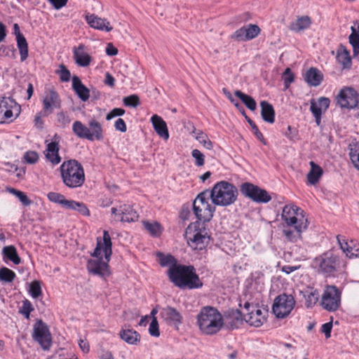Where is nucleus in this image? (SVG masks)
I'll return each mask as SVG.
<instances>
[{"instance_id": "nucleus-47", "label": "nucleus", "mask_w": 359, "mask_h": 359, "mask_svg": "<svg viewBox=\"0 0 359 359\" xmlns=\"http://www.w3.org/2000/svg\"><path fill=\"white\" fill-rule=\"evenodd\" d=\"M349 43L353 48V56L359 60V36L351 34L348 36Z\"/></svg>"}, {"instance_id": "nucleus-3", "label": "nucleus", "mask_w": 359, "mask_h": 359, "mask_svg": "<svg viewBox=\"0 0 359 359\" xmlns=\"http://www.w3.org/2000/svg\"><path fill=\"white\" fill-rule=\"evenodd\" d=\"M62 183L69 189H76L85 182V172L83 165L75 159L62 162L60 166Z\"/></svg>"}, {"instance_id": "nucleus-44", "label": "nucleus", "mask_w": 359, "mask_h": 359, "mask_svg": "<svg viewBox=\"0 0 359 359\" xmlns=\"http://www.w3.org/2000/svg\"><path fill=\"white\" fill-rule=\"evenodd\" d=\"M142 224L144 229L154 237L160 236L161 233V226L157 222H149L148 221H143Z\"/></svg>"}, {"instance_id": "nucleus-50", "label": "nucleus", "mask_w": 359, "mask_h": 359, "mask_svg": "<svg viewBox=\"0 0 359 359\" xmlns=\"http://www.w3.org/2000/svg\"><path fill=\"white\" fill-rule=\"evenodd\" d=\"M319 299V294L317 290H312L306 296V304L307 307H311L316 304Z\"/></svg>"}, {"instance_id": "nucleus-28", "label": "nucleus", "mask_w": 359, "mask_h": 359, "mask_svg": "<svg viewBox=\"0 0 359 359\" xmlns=\"http://www.w3.org/2000/svg\"><path fill=\"white\" fill-rule=\"evenodd\" d=\"M151 122L156 133L163 140H168L169 132L165 121L160 116L154 114L151 118Z\"/></svg>"}, {"instance_id": "nucleus-31", "label": "nucleus", "mask_w": 359, "mask_h": 359, "mask_svg": "<svg viewBox=\"0 0 359 359\" xmlns=\"http://www.w3.org/2000/svg\"><path fill=\"white\" fill-rule=\"evenodd\" d=\"M72 88L82 101L86 102L89 99V89L82 83L81 79L76 76H74L72 78Z\"/></svg>"}, {"instance_id": "nucleus-10", "label": "nucleus", "mask_w": 359, "mask_h": 359, "mask_svg": "<svg viewBox=\"0 0 359 359\" xmlns=\"http://www.w3.org/2000/svg\"><path fill=\"white\" fill-rule=\"evenodd\" d=\"M32 337L43 351H49L53 345V338L49 327L42 320H37L34 323Z\"/></svg>"}, {"instance_id": "nucleus-34", "label": "nucleus", "mask_w": 359, "mask_h": 359, "mask_svg": "<svg viewBox=\"0 0 359 359\" xmlns=\"http://www.w3.org/2000/svg\"><path fill=\"white\" fill-rule=\"evenodd\" d=\"M311 23L312 22L310 17L303 15L298 17L295 21L292 22L290 25V29L295 32H299L309 28Z\"/></svg>"}, {"instance_id": "nucleus-53", "label": "nucleus", "mask_w": 359, "mask_h": 359, "mask_svg": "<svg viewBox=\"0 0 359 359\" xmlns=\"http://www.w3.org/2000/svg\"><path fill=\"white\" fill-rule=\"evenodd\" d=\"M56 73L60 76L62 81L67 82L69 81L71 76L70 72L63 64L59 66V69L56 71Z\"/></svg>"}, {"instance_id": "nucleus-5", "label": "nucleus", "mask_w": 359, "mask_h": 359, "mask_svg": "<svg viewBox=\"0 0 359 359\" xmlns=\"http://www.w3.org/2000/svg\"><path fill=\"white\" fill-rule=\"evenodd\" d=\"M238 194L236 186L226 181H220L214 185L211 191L208 190V196L212 203L219 206H228L234 203Z\"/></svg>"}, {"instance_id": "nucleus-9", "label": "nucleus", "mask_w": 359, "mask_h": 359, "mask_svg": "<svg viewBox=\"0 0 359 359\" xmlns=\"http://www.w3.org/2000/svg\"><path fill=\"white\" fill-rule=\"evenodd\" d=\"M316 266L325 276H334L339 269V258L332 252L328 251L314 260Z\"/></svg>"}, {"instance_id": "nucleus-2", "label": "nucleus", "mask_w": 359, "mask_h": 359, "mask_svg": "<svg viewBox=\"0 0 359 359\" xmlns=\"http://www.w3.org/2000/svg\"><path fill=\"white\" fill-rule=\"evenodd\" d=\"M167 274L170 282L180 289H198L203 286L195 268L191 265H175L168 269Z\"/></svg>"}, {"instance_id": "nucleus-8", "label": "nucleus", "mask_w": 359, "mask_h": 359, "mask_svg": "<svg viewBox=\"0 0 359 359\" xmlns=\"http://www.w3.org/2000/svg\"><path fill=\"white\" fill-rule=\"evenodd\" d=\"M281 219L283 222V226H289V227L299 226L300 228L309 226L306 212L294 204H287L283 207Z\"/></svg>"}, {"instance_id": "nucleus-27", "label": "nucleus", "mask_w": 359, "mask_h": 359, "mask_svg": "<svg viewBox=\"0 0 359 359\" xmlns=\"http://www.w3.org/2000/svg\"><path fill=\"white\" fill-rule=\"evenodd\" d=\"M336 60L343 69H350L351 67L352 61L350 52L346 46L341 43L337 47Z\"/></svg>"}, {"instance_id": "nucleus-32", "label": "nucleus", "mask_w": 359, "mask_h": 359, "mask_svg": "<svg viewBox=\"0 0 359 359\" xmlns=\"http://www.w3.org/2000/svg\"><path fill=\"white\" fill-rule=\"evenodd\" d=\"M304 79L306 82L311 86H318L323 80V75L316 67H311L305 74Z\"/></svg>"}, {"instance_id": "nucleus-56", "label": "nucleus", "mask_w": 359, "mask_h": 359, "mask_svg": "<svg viewBox=\"0 0 359 359\" xmlns=\"http://www.w3.org/2000/svg\"><path fill=\"white\" fill-rule=\"evenodd\" d=\"M123 101L124 105L127 107H136L140 104V99L136 95L126 97Z\"/></svg>"}, {"instance_id": "nucleus-45", "label": "nucleus", "mask_w": 359, "mask_h": 359, "mask_svg": "<svg viewBox=\"0 0 359 359\" xmlns=\"http://www.w3.org/2000/svg\"><path fill=\"white\" fill-rule=\"evenodd\" d=\"M16 277L15 273L11 269L3 266L0 269V280L4 283H12Z\"/></svg>"}, {"instance_id": "nucleus-19", "label": "nucleus", "mask_w": 359, "mask_h": 359, "mask_svg": "<svg viewBox=\"0 0 359 359\" xmlns=\"http://www.w3.org/2000/svg\"><path fill=\"white\" fill-rule=\"evenodd\" d=\"M60 136L55 134L53 137V140L46 145V149L43 151L46 158L51 163L53 166L59 164L61 162V157L59 155V142Z\"/></svg>"}, {"instance_id": "nucleus-13", "label": "nucleus", "mask_w": 359, "mask_h": 359, "mask_svg": "<svg viewBox=\"0 0 359 359\" xmlns=\"http://www.w3.org/2000/svg\"><path fill=\"white\" fill-rule=\"evenodd\" d=\"M240 191L245 197L259 203H266L271 200L269 193L258 186L250 182L243 183L240 187Z\"/></svg>"}, {"instance_id": "nucleus-39", "label": "nucleus", "mask_w": 359, "mask_h": 359, "mask_svg": "<svg viewBox=\"0 0 359 359\" xmlns=\"http://www.w3.org/2000/svg\"><path fill=\"white\" fill-rule=\"evenodd\" d=\"M72 130L73 133L79 138L86 139L88 140L89 131L88 126L84 125L81 121H74L72 125Z\"/></svg>"}, {"instance_id": "nucleus-26", "label": "nucleus", "mask_w": 359, "mask_h": 359, "mask_svg": "<svg viewBox=\"0 0 359 359\" xmlns=\"http://www.w3.org/2000/svg\"><path fill=\"white\" fill-rule=\"evenodd\" d=\"M308 226H283V234L289 242L296 243L302 238V233L306 230Z\"/></svg>"}, {"instance_id": "nucleus-41", "label": "nucleus", "mask_w": 359, "mask_h": 359, "mask_svg": "<svg viewBox=\"0 0 359 359\" xmlns=\"http://www.w3.org/2000/svg\"><path fill=\"white\" fill-rule=\"evenodd\" d=\"M235 95L238 97L243 104L251 111H255L257 107L256 101L250 95H246L241 90H236Z\"/></svg>"}, {"instance_id": "nucleus-20", "label": "nucleus", "mask_w": 359, "mask_h": 359, "mask_svg": "<svg viewBox=\"0 0 359 359\" xmlns=\"http://www.w3.org/2000/svg\"><path fill=\"white\" fill-rule=\"evenodd\" d=\"M163 320L170 326H174L176 330L182 323L183 317L180 312L171 306H166L161 311Z\"/></svg>"}, {"instance_id": "nucleus-64", "label": "nucleus", "mask_w": 359, "mask_h": 359, "mask_svg": "<svg viewBox=\"0 0 359 359\" xmlns=\"http://www.w3.org/2000/svg\"><path fill=\"white\" fill-rule=\"evenodd\" d=\"M100 359H114L111 351L105 349H101L98 353Z\"/></svg>"}, {"instance_id": "nucleus-63", "label": "nucleus", "mask_w": 359, "mask_h": 359, "mask_svg": "<svg viewBox=\"0 0 359 359\" xmlns=\"http://www.w3.org/2000/svg\"><path fill=\"white\" fill-rule=\"evenodd\" d=\"M116 130L124 133L127 130L126 124L123 118H118L114 124Z\"/></svg>"}, {"instance_id": "nucleus-48", "label": "nucleus", "mask_w": 359, "mask_h": 359, "mask_svg": "<svg viewBox=\"0 0 359 359\" xmlns=\"http://www.w3.org/2000/svg\"><path fill=\"white\" fill-rule=\"evenodd\" d=\"M349 156L354 167L359 170V145L354 144L351 147Z\"/></svg>"}, {"instance_id": "nucleus-30", "label": "nucleus", "mask_w": 359, "mask_h": 359, "mask_svg": "<svg viewBox=\"0 0 359 359\" xmlns=\"http://www.w3.org/2000/svg\"><path fill=\"white\" fill-rule=\"evenodd\" d=\"M73 53L75 62L79 66L85 67L90 65L91 57L85 51L83 44H80L78 48H74Z\"/></svg>"}, {"instance_id": "nucleus-49", "label": "nucleus", "mask_w": 359, "mask_h": 359, "mask_svg": "<svg viewBox=\"0 0 359 359\" xmlns=\"http://www.w3.org/2000/svg\"><path fill=\"white\" fill-rule=\"evenodd\" d=\"M196 139L203 145V147L209 150L213 148V144L208 137L207 135L204 134L202 131L197 133Z\"/></svg>"}, {"instance_id": "nucleus-38", "label": "nucleus", "mask_w": 359, "mask_h": 359, "mask_svg": "<svg viewBox=\"0 0 359 359\" xmlns=\"http://www.w3.org/2000/svg\"><path fill=\"white\" fill-rule=\"evenodd\" d=\"M310 110L312 112V107H313L317 110H320V114L325 112L329 108L330 100L328 97H320L316 101L314 99L311 100Z\"/></svg>"}, {"instance_id": "nucleus-23", "label": "nucleus", "mask_w": 359, "mask_h": 359, "mask_svg": "<svg viewBox=\"0 0 359 359\" xmlns=\"http://www.w3.org/2000/svg\"><path fill=\"white\" fill-rule=\"evenodd\" d=\"M87 23L93 29L109 32L113 29L109 21L106 18H102L95 14L86 15Z\"/></svg>"}, {"instance_id": "nucleus-58", "label": "nucleus", "mask_w": 359, "mask_h": 359, "mask_svg": "<svg viewBox=\"0 0 359 359\" xmlns=\"http://www.w3.org/2000/svg\"><path fill=\"white\" fill-rule=\"evenodd\" d=\"M294 74H292L291 69L288 67L286 68L283 75L284 85L286 88H287L294 81Z\"/></svg>"}, {"instance_id": "nucleus-17", "label": "nucleus", "mask_w": 359, "mask_h": 359, "mask_svg": "<svg viewBox=\"0 0 359 359\" xmlns=\"http://www.w3.org/2000/svg\"><path fill=\"white\" fill-rule=\"evenodd\" d=\"M111 212L115 219L123 222H135L138 218L137 212L130 205H122L118 208H112Z\"/></svg>"}, {"instance_id": "nucleus-40", "label": "nucleus", "mask_w": 359, "mask_h": 359, "mask_svg": "<svg viewBox=\"0 0 359 359\" xmlns=\"http://www.w3.org/2000/svg\"><path fill=\"white\" fill-rule=\"evenodd\" d=\"M67 210H75L83 216H89L90 211L86 205L83 202H79L74 200H69L66 208Z\"/></svg>"}, {"instance_id": "nucleus-42", "label": "nucleus", "mask_w": 359, "mask_h": 359, "mask_svg": "<svg viewBox=\"0 0 359 359\" xmlns=\"http://www.w3.org/2000/svg\"><path fill=\"white\" fill-rule=\"evenodd\" d=\"M156 256L158 259L159 264L164 266H169V268H172L175 265H178L177 260L175 257L171 255H164L162 252H158Z\"/></svg>"}, {"instance_id": "nucleus-59", "label": "nucleus", "mask_w": 359, "mask_h": 359, "mask_svg": "<svg viewBox=\"0 0 359 359\" xmlns=\"http://www.w3.org/2000/svg\"><path fill=\"white\" fill-rule=\"evenodd\" d=\"M25 161L30 164L36 163L39 160V154L36 151H29L24 155Z\"/></svg>"}, {"instance_id": "nucleus-14", "label": "nucleus", "mask_w": 359, "mask_h": 359, "mask_svg": "<svg viewBox=\"0 0 359 359\" xmlns=\"http://www.w3.org/2000/svg\"><path fill=\"white\" fill-rule=\"evenodd\" d=\"M20 112V106L11 97L0 100V123L15 119Z\"/></svg>"}, {"instance_id": "nucleus-55", "label": "nucleus", "mask_w": 359, "mask_h": 359, "mask_svg": "<svg viewBox=\"0 0 359 359\" xmlns=\"http://www.w3.org/2000/svg\"><path fill=\"white\" fill-rule=\"evenodd\" d=\"M49 114L47 112H45L44 111L41 110V111L38 112L35 116H34V126L41 130L43 128V121L42 119L43 116H48Z\"/></svg>"}, {"instance_id": "nucleus-57", "label": "nucleus", "mask_w": 359, "mask_h": 359, "mask_svg": "<svg viewBox=\"0 0 359 359\" xmlns=\"http://www.w3.org/2000/svg\"><path fill=\"white\" fill-rule=\"evenodd\" d=\"M149 334L152 337H158L160 336L158 323L156 317H154L149 327Z\"/></svg>"}, {"instance_id": "nucleus-60", "label": "nucleus", "mask_w": 359, "mask_h": 359, "mask_svg": "<svg viewBox=\"0 0 359 359\" xmlns=\"http://www.w3.org/2000/svg\"><path fill=\"white\" fill-rule=\"evenodd\" d=\"M192 156L196 159V165L197 166H202L205 163L204 155L198 149H194L191 151Z\"/></svg>"}, {"instance_id": "nucleus-51", "label": "nucleus", "mask_w": 359, "mask_h": 359, "mask_svg": "<svg viewBox=\"0 0 359 359\" xmlns=\"http://www.w3.org/2000/svg\"><path fill=\"white\" fill-rule=\"evenodd\" d=\"M33 310L34 308L32 303L28 299H25L22 302V305L20 310V313L22 314L27 319H29L30 313Z\"/></svg>"}, {"instance_id": "nucleus-52", "label": "nucleus", "mask_w": 359, "mask_h": 359, "mask_svg": "<svg viewBox=\"0 0 359 359\" xmlns=\"http://www.w3.org/2000/svg\"><path fill=\"white\" fill-rule=\"evenodd\" d=\"M245 118L247 119V121L248 123L250 124V126H251V128L253 131V133L254 135L256 136V137L259 140L261 141L262 142H263L264 144H265V140H264V135L263 134L260 132V130H259L258 127L257 126V125L255 124V123L252 120L250 119L249 117H248L247 116H245Z\"/></svg>"}, {"instance_id": "nucleus-54", "label": "nucleus", "mask_w": 359, "mask_h": 359, "mask_svg": "<svg viewBox=\"0 0 359 359\" xmlns=\"http://www.w3.org/2000/svg\"><path fill=\"white\" fill-rule=\"evenodd\" d=\"M10 192L14 194L16 197H18L20 201L24 205L27 206L31 204V201L28 198V197L24 192L15 189H11Z\"/></svg>"}, {"instance_id": "nucleus-18", "label": "nucleus", "mask_w": 359, "mask_h": 359, "mask_svg": "<svg viewBox=\"0 0 359 359\" xmlns=\"http://www.w3.org/2000/svg\"><path fill=\"white\" fill-rule=\"evenodd\" d=\"M261 32L257 25L249 24L237 29L232 35V39L238 41H247L257 37Z\"/></svg>"}, {"instance_id": "nucleus-46", "label": "nucleus", "mask_w": 359, "mask_h": 359, "mask_svg": "<svg viewBox=\"0 0 359 359\" xmlns=\"http://www.w3.org/2000/svg\"><path fill=\"white\" fill-rule=\"evenodd\" d=\"M29 293L34 299H37L41 295V283L39 280H34L30 283Z\"/></svg>"}, {"instance_id": "nucleus-7", "label": "nucleus", "mask_w": 359, "mask_h": 359, "mask_svg": "<svg viewBox=\"0 0 359 359\" xmlns=\"http://www.w3.org/2000/svg\"><path fill=\"white\" fill-rule=\"evenodd\" d=\"M208 190L200 193L193 203L194 212L198 222L205 224L213 217L215 208L208 202Z\"/></svg>"}, {"instance_id": "nucleus-15", "label": "nucleus", "mask_w": 359, "mask_h": 359, "mask_svg": "<svg viewBox=\"0 0 359 359\" xmlns=\"http://www.w3.org/2000/svg\"><path fill=\"white\" fill-rule=\"evenodd\" d=\"M244 320L250 326L260 327L266 320V311H263L257 306L249 302L244 304Z\"/></svg>"}, {"instance_id": "nucleus-1", "label": "nucleus", "mask_w": 359, "mask_h": 359, "mask_svg": "<svg viewBox=\"0 0 359 359\" xmlns=\"http://www.w3.org/2000/svg\"><path fill=\"white\" fill-rule=\"evenodd\" d=\"M112 243L107 231H104L103 237L97 238L96 248L90 254L95 259H89L87 263L88 271L102 277L110 274L108 262L112 255Z\"/></svg>"}, {"instance_id": "nucleus-22", "label": "nucleus", "mask_w": 359, "mask_h": 359, "mask_svg": "<svg viewBox=\"0 0 359 359\" xmlns=\"http://www.w3.org/2000/svg\"><path fill=\"white\" fill-rule=\"evenodd\" d=\"M225 323L231 330L237 329L243 325L244 313L238 309H229L224 314Z\"/></svg>"}, {"instance_id": "nucleus-12", "label": "nucleus", "mask_w": 359, "mask_h": 359, "mask_svg": "<svg viewBox=\"0 0 359 359\" xmlns=\"http://www.w3.org/2000/svg\"><path fill=\"white\" fill-rule=\"evenodd\" d=\"M294 306V297L292 294L283 293L275 298L272 310L277 318H284L291 313Z\"/></svg>"}, {"instance_id": "nucleus-25", "label": "nucleus", "mask_w": 359, "mask_h": 359, "mask_svg": "<svg viewBox=\"0 0 359 359\" xmlns=\"http://www.w3.org/2000/svg\"><path fill=\"white\" fill-rule=\"evenodd\" d=\"M13 29L16 37L17 46L20 55V60L24 62L28 57V43L25 37L20 32V27L17 23L14 24Z\"/></svg>"}, {"instance_id": "nucleus-43", "label": "nucleus", "mask_w": 359, "mask_h": 359, "mask_svg": "<svg viewBox=\"0 0 359 359\" xmlns=\"http://www.w3.org/2000/svg\"><path fill=\"white\" fill-rule=\"evenodd\" d=\"M48 200L53 203L60 205L63 208H67L69 200L66 199L64 195L57 192H49L47 194Z\"/></svg>"}, {"instance_id": "nucleus-35", "label": "nucleus", "mask_w": 359, "mask_h": 359, "mask_svg": "<svg viewBox=\"0 0 359 359\" xmlns=\"http://www.w3.org/2000/svg\"><path fill=\"white\" fill-rule=\"evenodd\" d=\"M120 337L129 344L136 345L140 341V334L133 329H123L120 331Z\"/></svg>"}, {"instance_id": "nucleus-33", "label": "nucleus", "mask_w": 359, "mask_h": 359, "mask_svg": "<svg viewBox=\"0 0 359 359\" xmlns=\"http://www.w3.org/2000/svg\"><path fill=\"white\" fill-rule=\"evenodd\" d=\"M261 115L263 120L269 123H273L275 121V111L273 107L267 101H262Z\"/></svg>"}, {"instance_id": "nucleus-21", "label": "nucleus", "mask_w": 359, "mask_h": 359, "mask_svg": "<svg viewBox=\"0 0 359 359\" xmlns=\"http://www.w3.org/2000/svg\"><path fill=\"white\" fill-rule=\"evenodd\" d=\"M43 111L50 114L53 113V109H60L61 107V100L58 93L53 90L50 89L45 93V95L43 98Z\"/></svg>"}, {"instance_id": "nucleus-29", "label": "nucleus", "mask_w": 359, "mask_h": 359, "mask_svg": "<svg viewBox=\"0 0 359 359\" xmlns=\"http://www.w3.org/2000/svg\"><path fill=\"white\" fill-rule=\"evenodd\" d=\"M88 129L89 131L88 140H101L103 139L102 126L95 118H92L88 121Z\"/></svg>"}, {"instance_id": "nucleus-16", "label": "nucleus", "mask_w": 359, "mask_h": 359, "mask_svg": "<svg viewBox=\"0 0 359 359\" xmlns=\"http://www.w3.org/2000/svg\"><path fill=\"white\" fill-rule=\"evenodd\" d=\"M337 102L341 108L353 109L358 104V94L354 88L344 87L337 96Z\"/></svg>"}, {"instance_id": "nucleus-6", "label": "nucleus", "mask_w": 359, "mask_h": 359, "mask_svg": "<svg viewBox=\"0 0 359 359\" xmlns=\"http://www.w3.org/2000/svg\"><path fill=\"white\" fill-rule=\"evenodd\" d=\"M186 239L188 245L194 250L201 251L205 250L210 241L203 224L196 222L189 224L186 230Z\"/></svg>"}, {"instance_id": "nucleus-4", "label": "nucleus", "mask_w": 359, "mask_h": 359, "mask_svg": "<svg viewBox=\"0 0 359 359\" xmlns=\"http://www.w3.org/2000/svg\"><path fill=\"white\" fill-rule=\"evenodd\" d=\"M197 325L205 334L212 335L223 327L224 318L218 310L212 306H205L197 315Z\"/></svg>"}, {"instance_id": "nucleus-62", "label": "nucleus", "mask_w": 359, "mask_h": 359, "mask_svg": "<svg viewBox=\"0 0 359 359\" xmlns=\"http://www.w3.org/2000/svg\"><path fill=\"white\" fill-rule=\"evenodd\" d=\"M125 114V110L121 108H114L106 116V119L109 121L116 116H121Z\"/></svg>"}, {"instance_id": "nucleus-37", "label": "nucleus", "mask_w": 359, "mask_h": 359, "mask_svg": "<svg viewBox=\"0 0 359 359\" xmlns=\"http://www.w3.org/2000/svg\"><path fill=\"white\" fill-rule=\"evenodd\" d=\"M2 255L4 259H8L15 264H19L21 259L14 245L5 246L2 250Z\"/></svg>"}, {"instance_id": "nucleus-11", "label": "nucleus", "mask_w": 359, "mask_h": 359, "mask_svg": "<svg viewBox=\"0 0 359 359\" xmlns=\"http://www.w3.org/2000/svg\"><path fill=\"white\" fill-rule=\"evenodd\" d=\"M341 292L334 285H327L322 294L320 305L330 312L336 311L341 305Z\"/></svg>"}, {"instance_id": "nucleus-24", "label": "nucleus", "mask_w": 359, "mask_h": 359, "mask_svg": "<svg viewBox=\"0 0 359 359\" xmlns=\"http://www.w3.org/2000/svg\"><path fill=\"white\" fill-rule=\"evenodd\" d=\"M337 239L341 249L346 253L347 257L349 258L359 257V243L353 241L348 243L340 235L337 236Z\"/></svg>"}, {"instance_id": "nucleus-61", "label": "nucleus", "mask_w": 359, "mask_h": 359, "mask_svg": "<svg viewBox=\"0 0 359 359\" xmlns=\"http://www.w3.org/2000/svg\"><path fill=\"white\" fill-rule=\"evenodd\" d=\"M57 120L63 127L67 126L71 121L69 116L63 111H60L57 114Z\"/></svg>"}, {"instance_id": "nucleus-36", "label": "nucleus", "mask_w": 359, "mask_h": 359, "mask_svg": "<svg viewBox=\"0 0 359 359\" xmlns=\"http://www.w3.org/2000/svg\"><path fill=\"white\" fill-rule=\"evenodd\" d=\"M311 170L307 174V180L310 184H316L323 175V169L313 161H310Z\"/></svg>"}]
</instances>
